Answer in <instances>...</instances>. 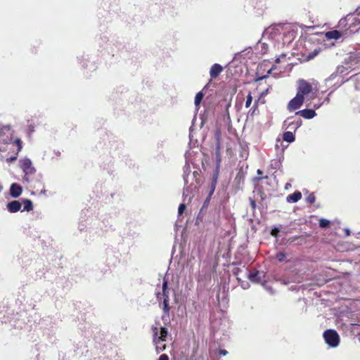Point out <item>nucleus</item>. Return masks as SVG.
Masks as SVG:
<instances>
[{
  "instance_id": "f257e3e1",
  "label": "nucleus",
  "mask_w": 360,
  "mask_h": 360,
  "mask_svg": "<svg viewBox=\"0 0 360 360\" xmlns=\"http://www.w3.org/2000/svg\"><path fill=\"white\" fill-rule=\"evenodd\" d=\"M326 342L330 347H337L340 342V337L336 330L328 329L323 333Z\"/></svg>"
},
{
  "instance_id": "f03ea898",
  "label": "nucleus",
  "mask_w": 360,
  "mask_h": 360,
  "mask_svg": "<svg viewBox=\"0 0 360 360\" xmlns=\"http://www.w3.org/2000/svg\"><path fill=\"white\" fill-rule=\"evenodd\" d=\"M313 91L314 87L311 83L304 79L298 80L297 94L304 98V96H307L309 94L312 93Z\"/></svg>"
},
{
  "instance_id": "7ed1b4c3",
  "label": "nucleus",
  "mask_w": 360,
  "mask_h": 360,
  "mask_svg": "<svg viewBox=\"0 0 360 360\" xmlns=\"http://www.w3.org/2000/svg\"><path fill=\"white\" fill-rule=\"evenodd\" d=\"M160 335L158 334V328L153 326L152 330L153 333V342L154 345L159 344L160 342L166 341L168 336V330L166 327H160Z\"/></svg>"
},
{
  "instance_id": "20e7f679",
  "label": "nucleus",
  "mask_w": 360,
  "mask_h": 360,
  "mask_svg": "<svg viewBox=\"0 0 360 360\" xmlns=\"http://www.w3.org/2000/svg\"><path fill=\"white\" fill-rule=\"evenodd\" d=\"M304 98L298 94H296L292 100L290 101L288 105V109L290 111L299 109L303 104Z\"/></svg>"
},
{
  "instance_id": "39448f33",
  "label": "nucleus",
  "mask_w": 360,
  "mask_h": 360,
  "mask_svg": "<svg viewBox=\"0 0 360 360\" xmlns=\"http://www.w3.org/2000/svg\"><path fill=\"white\" fill-rule=\"evenodd\" d=\"M21 168L25 173V175L32 174L35 172V169L32 167V162L30 159H24L21 161Z\"/></svg>"
},
{
  "instance_id": "423d86ee",
  "label": "nucleus",
  "mask_w": 360,
  "mask_h": 360,
  "mask_svg": "<svg viewBox=\"0 0 360 360\" xmlns=\"http://www.w3.org/2000/svg\"><path fill=\"white\" fill-rule=\"evenodd\" d=\"M295 115H300L304 117V119L310 120L314 118L316 115V112L313 109H304L296 112Z\"/></svg>"
},
{
  "instance_id": "0eeeda50",
  "label": "nucleus",
  "mask_w": 360,
  "mask_h": 360,
  "mask_svg": "<svg viewBox=\"0 0 360 360\" xmlns=\"http://www.w3.org/2000/svg\"><path fill=\"white\" fill-rule=\"evenodd\" d=\"M22 192V188L19 184L15 183L11 184L10 188V193L13 198H16L19 197L21 195Z\"/></svg>"
},
{
  "instance_id": "6e6552de",
  "label": "nucleus",
  "mask_w": 360,
  "mask_h": 360,
  "mask_svg": "<svg viewBox=\"0 0 360 360\" xmlns=\"http://www.w3.org/2000/svg\"><path fill=\"white\" fill-rule=\"evenodd\" d=\"M262 273L255 270L252 273L248 274V279L253 283H261L263 281V278L261 276Z\"/></svg>"
},
{
  "instance_id": "1a4fd4ad",
  "label": "nucleus",
  "mask_w": 360,
  "mask_h": 360,
  "mask_svg": "<svg viewBox=\"0 0 360 360\" xmlns=\"http://www.w3.org/2000/svg\"><path fill=\"white\" fill-rule=\"evenodd\" d=\"M22 203L18 200H13L8 203L7 208L10 212H16L20 210Z\"/></svg>"
},
{
  "instance_id": "9d476101",
  "label": "nucleus",
  "mask_w": 360,
  "mask_h": 360,
  "mask_svg": "<svg viewBox=\"0 0 360 360\" xmlns=\"http://www.w3.org/2000/svg\"><path fill=\"white\" fill-rule=\"evenodd\" d=\"M223 68L222 67L217 63L214 64L210 71V74L212 78H216L217 77L220 73L222 72Z\"/></svg>"
},
{
  "instance_id": "9b49d317",
  "label": "nucleus",
  "mask_w": 360,
  "mask_h": 360,
  "mask_svg": "<svg viewBox=\"0 0 360 360\" xmlns=\"http://www.w3.org/2000/svg\"><path fill=\"white\" fill-rule=\"evenodd\" d=\"M266 62H264L262 64L260 65V66L257 69V77L255 78V82H258V81H261L264 78H266L268 77V75L269 74H271V72H272V70L274 69H275V65H273L271 68H269L268 70H267V73L266 75H262V76H259V72L260 71L261 69H262L263 67H266Z\"/></svg>"
},
{
  "instance_id": "f8f14e48",
  "label": "nucleus",
  "mask_w": 360,
  "mask_h": 360,
  "mask_svg": "<svg viewBox=\"0 0 360 360\" xmlns=\"http://www.w3.org/2000/svg\"><path fill=\"white\" fill-rule=\"evenodd\" d=\"M302 198V193L300 191H295L292 194H290L286 198L288 202H297Z\"/></svg>"
},
{
  "instance_id": "ddd939ff",
  "label": "nucleus",
  "mask_w": 360,
  "mask_h": 360,
  "mask_svg": "<svg viewBox=\"0 0 360 360\" xmlns=\"http://www.w3.org/2000/svg\"><path fill=\"white\" fill-rule=\"evenodd\" d=\"M215 155H216L217 163L219 165L220 164L221 161V143H220V138H219V135L217 136V138Z\"/></svg>"
},
{
  "instance_id": "4468645a",
  "label": "nucleus",
  "mask_w": 360,
  "mask_h": 360,
  "mask_svg": "<svg viewBox=\"0 0 360 360\" xmlns=\"http://www.w3.org/2000/svg\"><path fill=\"white\" fill-rule=\"evenodd\" d=\"M342 37V33L338 30H332L326 33L328 39H338Z\"/></svg>"
},
{
  "instance_id": "2eb2a0df",
  "label": "nucleus",
  "mask_w": 360,
  "mask_h": 360,
  "mask_svg": "<svg viewBox=\"0 0 360 360\" xmlns=\"http://www.w3.org/2000/svg\"><path fill=\"white\" fill-rule=\"evenodd\" d=\"M24 205V208L22 211H31L33 210V204L32 202L29 199H25L22 201V203Z\"/></svg>"
},
{
  "instance_id": "dca6fc26",
  "label": "nucleus",
  "mask_w": 360,
  "mask_h": 360,
  "mask_svg": "<svg viewBox=\"0 0 360 360\" xmlns=\"http://www.w3.org/2000/svg\"><path fill=\"white\" fill-rule=\"evenodd\" d=\"M284 141L291 143L295 141V136L291 131H285L283 135Z\"/></svg>"
},
{
  "instance_id": "f3484780",
  "label": "nucleus",
  "mask_w": 360,
  "mask_h": 360,
  "mask_svg": "<svg viewBox=\"0 0 360 360\" xmlns=\"http://www.w3.org/2000/svg\"><path fill=\"white\" fill-rule=\"evenodd\" d=\"M204 97V94L202 91L197 93L195 97V105L198 106Z\"/></svg>"
},
{
  "instance_id": "a211bd4d",
  "label": "nucleus",
  "mask_w": 360,
  "mask_h": 360,
  "mask_svg": "<svg viewBox=\"0 0 360 360\" xmlns=\"http://www.w3.org/2000/svg\"><path fill=\"white\" fill-rule=\"evenodd\" d=\"M169 300H167V298H165L164 300H163V307H162V309H163V311L165 314H169V309H170V307L169 306Z\"/></svg>"
},
{
  "instance_id": "6ab92c4d",
  "label": "nucleus",
  "mask_w": 360,
  "mask_h": 360,
  "mask_svg": "<svg viewBox=\"0 0 360 360\" xmlns=\"http://www.w3.org/2000/svg\"><path fill=\"white\" fill-rule=\"evenodd\" d=\"M330 221L326 219H319V226L321 228H327L330 226Z\"/></svg>"
},
{
  "instance_id": "aec40b11",
  "label": "nucleus",
  "mask_w": 360,
  "mask_h": 360,
  "mask_svg": "<svg viewBox=\"0 0 360 360\" xmlns=\"http://www.w3.org/2000/svg\"><path fill=\"white\" fill-rule=\"evenodd\" d=\"M306 201L309 203V204H313L316 201V196L315 195L311 193H310L307 198H306Z\"/></svg>"
},
{
  "instance_id": "412c9836",
  "label": "nucleus",
  "mask_w": 360,
  "mask_h": 360,
  "mask_svg": "<svg viewBox=\"0 0 360 360\" xmlns=\"http://www.w3.org/2000/svg\"><path fill=\"white\" fill-rule=\"evenodd\" d=\"M276 259L278 262H282L285 261V255L283 252H278L276 255Z\"/></svg>"
},
{
  "instance_id": "4be33fe9",
  "label": "nucleus",
  "mask_w": 360,
  "mask_h": 360,
  "mask_svg": "<svg viewBox=\"0 0 360 360\" xmlns=\"http://www.w3.org/2000/svg\"><path fill=\"white\" fill-rule=\"evenodd\" d=\"M252 97L251 93L249 92V94L247 96V99H246V102H245V108H249L252 103Z\"/></svg>"
},
{
  "instance_id": "5701e85b",
  "label": "nucleus",
  "mask_w": 360,
  "mask_h": 360,
  "mask_svg": "<svg viewBox=\"0 0 360 360\" xmlns=\"http://www.w3.org/2000/svg\"><path fill=\"white\" fill-rule=\"evenodd\" d=\"M241 271H242L241 269L238 267L234 268L233 269V274L236 277V278L238 281H240V278L238 277V276Z\"/></svg>"
},
{
  "instance_id": "b1692460",
  "label": "nucleus",
  "mask_w": 360,
  "mask_h": 360,
  "mask_svg": "<svg viewBox=\"0 0 360 360\" xmlns=\"http://www.w3.org/2000/svg\"><path fill=\"white\" fill-rule=\"evenodd\" d=\"M165 348H166L165 345H159V344L155 345V349H156L157 353H160V352H162L163 350L165 349Z\"/></svg>"
},
{
  "instance_id": "393cba45",
  "label": "nucleus",
  "mask_w": 360,
  "mask_h": 360,
  "mask_svg": "<svg viewBox=\"0 0 360 360\" xmlns=\"http://www.w3.org/2000/svg\"><path fill=\"white\" fill-rule=\"evenodd\" d=\"M186 210V205L184 203L180 204L178 208L179 214H182Z\"/></svg>"
},
{
  "instance_id": "a878e982",
  "label": "nucleus",
  "mask_w": 360,
  "mask_h": 360,
  "mask_svg": "<svg viewBox=\"0 0 360 360\" xmlns=\"http://www.w3.org/2000/svg\"><path fill=\"white\" fill-rule=\"evenodd\" d=\"M15 143L18 146V152L20 151L22 148V141H20V139H15Z\"/></svg>"
},
{
  "instance_id": "bb28decb",
  "label": "nucleus",
  "mask_w": 360,
  "mask_h": 360,
  "mask_svg": "<svg viewBox=\"0 0 360 360\" xmlns=\"http://www.w3.org/2000/svg\"><path fill=\"white\" fill-rule=\"evenodd\" d=\"M301 123H302V121L301 120H299L296 122H290L288 124V127H290L291 126H295L296 128L299 127L300 125H301Z\"/></svg>"
},
{
  "instance_id": "cd10ccee",
  "label": "nucleus",
  "mask_w": 360,
  "mask_h": 360,
  "mask_svg": "<svg viewBox=\"0 0 360 360\" xmlns=\"http://www.w3.org/2000/svg\"><path fill=\"white\" fill-rule=\"evenodd\" d=\"M218 176H219V169L217 168L214 174H213V179H212V181L214 182H216L217 181V179H218Z\"/></svg>"
},
{
  "instance_id": "c85d7f7f",
  "label": "nucleus",
  "mask_w": 360,
  "mask_h": 360,
  "mask_svg": "<svg viewBox=\"0 0 360 360\" xmlns=\"http://www.w3.org/2000/svg\"><path fill=\"white\" fill-rule=\"evenodd\" d=\"M216 184H217L216 182L212 181L210 196H211L213 194V193L215 190Z\"/></svg>"
},
{
  "instance_id": "c756f323",
  "label": "nucleus",
  "mask_w": 360,
  "mask_h": 360,
  "mask_svg": "<svg viewBox=\"0 0 360 360\" xmlns=\"http://www.w3.org/2000/svg\"><path fill=\"white\" fill-rule=\"evenodd\" d=\"M285 57H286V54H285V53L281 54L278 58H277L275 60V63H280L281 61V58H285Z\"/></svg>"
},
{
  "instance_id": "7c9ffc66",
  "label": "nucleus",
  "mask_w": 360,
  "mask_h": 360,
  "mask_svg": "<svg viewBox=\"0 0 360 360\" xmlns=\"http://www.w3.org/2000/svg\"><path fill=\"white\" fill-rule=\"evenodd\" d=\"M167 290H168V282L165 280L162 283V291L167 292Z\"/></svg>"
},
{
  "instance_id": "2f4dec72",
  "label": "nucleus",
  "mask_w": 360,
  "mask_h": 360,
  "mask_svg": "<svg viewBox=\"0 0 360 360\" xmlns=\"http://www.w3.org/2000/svg\"><path fill=\"white\" fill-rule=\"evenodd\" d=\"M318 53H319V51L315 50L314 51H313L311 53H310L308 56V58H309V59L313 58L315 56H316L318 54Z\"/></svg>"
},
{
  "instance_id": "473e14b6",
  "label": "nucleus",
  "mask_w": 360,
  "mask_h": 360,
  "mask_svg": "<svg viewBox=\"0 0 360 360\" xmlns=\"http://www.w3.org/2000/svg\"><path fill=\"white\" fill-rule=\"evenodd\" d=\"M158 360H169V357L166 354H162L160 355Z\"/></svg>"
},
{
  "instance_id": "72a5a7b5",
  "label": "nucleus",
  "mask_w": 360,
  "mask_h": 360,
  "mask_svg": "<svg viewBox=\"0 0 360 360\" xmlns=\"http://www.w3.org/2000/svg\"><path fill=\"white\" fill-rule=\"evenodd\" d=\"M346 21H347V18H342L340 21H339V27L342 26V25H345L346 23Z\"/></svg>"
},
{
  "instance_id": "f704fd0d",
  "label": "nucleus",
  "mask_w": 360,
  "mask_h": 360,
  "mask_svg": "<svg viewBox=\"0 0 360 360\" xmlns=\"http://www.w3.org/2000/svg\"><path fill=\"white\" fill-rule=\"evenodd\" d=\"M162 295H163L164 299L167 298V300H169L168 290H167V292L162 291Z\"/></svg>"
},
{
  "instance_id": "c9c22d12",
  "label": "nucleus",
  "mask_w": 360,
  "mask_h": 360,
  "mask_svg": "<svg viewBox=\"0 0 360 360\" xmlns=\"http://www.w3.org/2000/svg\"><path fill=\"white\" fill-rule=\"evenodd\" d=\"M227 353H228L227 351L225 349H220L219 352V354L223 355V356H225Z\"/></svg>"
},
{
  "instance_id": "e433bc0d",
  "label": "nucleus",
  "mask_w": 360,
  "mask_h": 360,
  "mask_svg": "<svg viewBox=\"0 0 360 360\" xmlns=\"http://www.w3.org/2000/svg\"><path fill=\"white\" fill-rule=\"evenodd\" d=\"M267 91H268V89L265 90L264 91H263L262 94H261V96H264V95H266L267 94Z\"/></svg>"
},
{
  "instance_id": "4c0bfd02",
  "label": "nucleus",
  "mask_w": 360,
  "mask_h": 360,
  "mask_svg": "<svg viewBox=\"0 0 360 360\" xmlns=\"http://www.w3.org/2000/svg\"><path fill=\"white\" fill-rule=\"evenodd\" d=\"M277 231H278L277 230H273V231H271V234H272L273 236H276V232H277Z\"/></svg>"
},
{
  "instance_id": "58836bf2",
  "label": "nucleus",
  "mask_w": 360,
  "mask_h": 360,
  "mask_svg": "<svg viewBox=\"0 0 360 360\" xmlns=\"http://www.w3.org/2000/svg\"><path fill=\"white\" fill-rule=\"evenodd\" d=\"M267 178H268V176H264V177L260 176V177H259V178H258V179H259V180H261V179H267Z\"/></svg>"
},
{
  "instance_id": "ea45409f",
  "label": "nucleus",
  "mask_w": 360,
  "mask_h": 360,
  "mask_svg": "<svg viewBox=\"0 0 360 360\" xmlns=\"http://www.w3.org/2000/svg\"><path fill=\"white\" fill-rule=\"evenodd\" d=\"M257 173L259 175H260V174H262V172L260 169H258V170H257Z\"/></svg>"
},
{
  "instance_id": "a19ab883",
  "label": "nucleus",
  "mask_w": 360,
  "mask_h": 360,
  "mask_svg": "<svg viewBox=\"0 0 360 360\" xmlns=\"http://www.w3.org/2000/svg\"><path fill=\"white\" fill-rule=\"evenodd\" d=\"M314 107L315 109H318L320 107V105H314Z\"/></svg>"
},
{
  "instance_id": "79ce46f5",
  "label": "nucleus",
  "mask_w": 360,
  "mask_h": 360,
  "mask_svg": "<svg viewBox=\"0 0 360 360\" xmlns=\"http://www.w3.org/2000/svg\"><path fill=\"white\" fill-rule=\"evenodd\" d=\"M210 198H211V196L209 195V197L206 199L205 202H209Z\"/></svg>"
},
{
  "instance_id": "37998d69",
  "label": "nucleus",
  "mask_w": 360,
  "mask_h": 360,
  "mask_svg": "<svg viewBox=\"0 0 360 360\" xmlns=\"http://www.w3.org/2000/svg\"><path fill=\"white\" fill-rule=\"evenodd\" d=\"M257 105V101L255 103V106L256 107Z\"/></svg>"
}]
</instances>
